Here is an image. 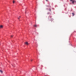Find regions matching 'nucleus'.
Instances as JSON below:
<instances>
[{"instance_id": "1", "label": "nucleus", "mask_w": 76, "mask_h": 76, "mask_svg": "<svg viewBox=\"0 0 76 76\" xmlns=\"http://www.w3.org/2000/svg\"><path fill=\"white\" fill-rule=\"evenodd\" d=\"M25 45H29V43H28V42H26L25 43Z\"/></svg>"}, {"instance_id": "2", "label": "nucleus", "mask_w": 76, "mask_h": 76, "mask_svg": "<svg viewBox=\"0 0 76 76\" xmlns=\"http://www.w3.org/2000/svg\"><path fill=\"white\" fill-rule=\"evenodd\" d=\"M3 28V26L1 25L0 26V28L1 29Z\"/></svg>"}, {"instance_id": "3", "label": "nucleus", "mask_w": 76, "mask_h": 76, "mask_svg": "<svg viewBox=\"0 0 76 76\" xmlns=\"http://www.w3.org/2000/svg\"><path fill=\"white\" fill-rule=\"evenodd\" d=\"M20 18H21V17L20 16L18 18V19L19 21H20Z\"/></svg>"}, {"instance_id": "4", "label": "nucleus", "mask_w": 76, "mask_h": 76, "mask_svg": "<svg viewBox=\"0 0 76 76\" xmlns=\"http://www.w3.org/2000/svg\"><path fill=\"white\" fill-rule=\"evenodd\" d=\"M72 4H74L75 3V0H72Z\"/></svg>"}, {"instance_id": "5", "label": "nucleus", "mask_w": 76, "mask_h": 76, "mask_svg": "<svg viewBox=\"0 0 76 76\" xmlns=\"http://www.w3.org/2000/svg\"><path fill=\"white\" fill-rule=\"evenodd\" d=\"M34 27H38V26L37 25H34Z\"/></svg>"}, {"instance_id": "6", "label": "nucleus", "mask_w": 76, "mask_h": 76, "mask_svg": "<svg viewBox=\"0 0 76 76\" xmlns=\"http://www.w3.org/2000/svg\"><path fill=\"white\" fill-rule=\"evenodd\" d=\"M0 72H1V73H3V71H2L1 70H0Z\"/></svg>"}, {"instance_id": "7", "label": "nucleus", "mask_w": 76, "mask_h": 76, "mask_svg": "<svg viewBox=\"0 0 76 76\" xmlns=\"http://www.w3.org/2000/svg\"><path fill=\"white\" fill-rule=\"evenodd\" d=\"M15 1H14V0H13V3H15Z\"/></svg>"}, {"instance_id": "8", "label": "nucleus", "mask_w": 76, "mask_h": 76, "mask_svg": "<svg viewBox=\"0 0 76 76\" xmlns=\"http://www.w3.org/2000/svg\"><path fill=\"white\" fill-rule=\"evenodd\" d=\"M72 16H74V15H75V14H74V13H72Z\"/></svg>"}, {"instance_id": "9", "label": "nucleus", "mask_w": 76, "mask_h": 76, "mask_svg": "<svg viewBox=\"0 0 76 76\" xmlns=\"http://www.w3.org/2000/svg\"><path fill=\"white\" fill-rule=\"evenodd\" d=\"M13 37V35H11V38H12Z\"/></svg>"}, {"instance_id": "10", "label": "nucleus", "mask_w": 76, "mask_h": 76, "mask_svg": "<svg viewBox=\"0 0 76 76\" xmlns=\"http://www.w3.org/2000/svg\"><path fill=\"white\" fill-rule=\"evenodd\" d=\"M49 10H50V11H51V9H49Z\"/></svg>"}, {"instance_id": "11", "label": "nucleus", "mask_w": 76, "mask_h": 76, "mask_svg": "<svg viewBox=\"0 0 76 76\" xmlns=\"http://www.w3.org/2000/svg\"><path fill=\"white\" fill-rule=\"evenodd\" d=\"M31 61H32V59H31Z\"/></svg>"}, {"instance_id": "12", "label": "nucleus", "mask_w": 76, "mask_h": 76, "mask_svg": "<svg viewBox=\"0 0 76 76\" xmlns=\"http://www.w3.org/2000/svg\"><path fill=\"white\" fill-rule=\"evenodd\" d=\"M46 1H48V0H46Z\"/></svg>"}, {"instance_id": "13", "label": "nucleus", "mask_w": 76, "mask_h": 76, "mask_svg": "<svg viewBox=\"0 0 76 76\" xmlns=\"http://www.w3.org/2000/svg\"><path fill=\"white\" fill-rule=\"evenodd\" d=\"M70 1H72V0H70Z\"/></svg>"}, {"instance_id": "14", "label": "nucleus", "mask_w": 76, "mask_h": 76, "mask_svg": "<svg viewBox=\"0 0 76 76\" xmlns=\"http://www.w3.org/2000/svg\"><path fill=\"white\" fill-rule=\"evenodd\" d=\"M12 66H13V65H12Z\"/></svg>"}, {"instance_id": "15", "label": "nucleus", "mask_w": 76, "mask_h": 76, "mask_svg": "<svg viewBox=\"0 0 76 76\" xmlns=\"http://www.w3.org/2000/svg\"><path fill=\"white\" fill-rule=\"evenodd\" d=\"M44 76H46V75H45Z\"/></svg>"}]
</instances>
